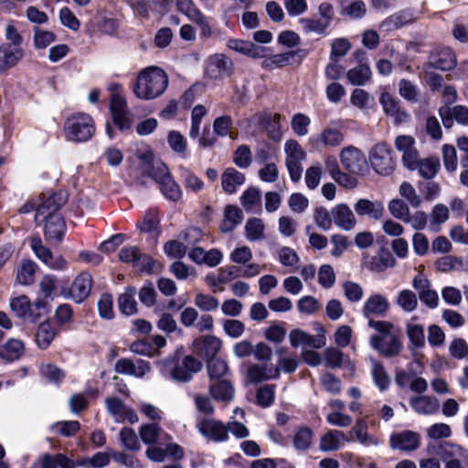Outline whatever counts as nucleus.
<instances>
[{
    "instance_id": "a211bd4d",
    "label": "nucleus",
    "mask_w": 468,
    "mask_h": 468,
    "mask_svg": "<svg viewBox=\"0 0 468 468\" xmlns=\"http://www.w3.org/2000/svg\"><path fill=\"white\" fill-rule=\"evenodd\" d=\"M420 436L412 431H404L390 436V446L405 452L415 451L420 446Z\"/></svg>"
},
{
    "instance_id": "58836bf2",
    "label": "nucleus",
    "mask_w": 468,
    "mask_h": 468,
    "mask_svg": "<svg viewBox=\"0 0 468 468\" xmlns=\"http://www.w3.org/2000/svg\"><path fill=\"white\" fill-rule=\"evenodd\" d=\"M24 351V345L16 339H10L6 344L0 346V357L6 362L17 360Z\"/></svg>"
},
{
    "instance_id": "0e129e2a",
    "label": "nucleus",
    "mask_w": 468,
    "mask_h": 468,
    "mask_svg": "<svg viewBox=\"0 0 468 468\" xmlns=\"http://www.w3.org/2000/svg\"><path fill=\"white\" fill-rule=\"evenodd\" d=\"M187 245L178 240H169L164 246L165 253L173 259H182L186 253Z\"/></svg>"
},
{
    "instance_id": "7c9ffc66",
    "label": "nucleus",
    "mask_w": 468,
    "mask_h": 468,
    "mask_svg": "<svg viewBox=\"0 0 468 468\" xmlns=\"http://www.w3.org/2000/svg\"><path fill=\"white\" fill-rule=\"evenodd\" d=\"M243 214L237 206L228 205L224 209V218L220 224L223 233L232 231L242 220Z\"/></svg>"
},
{
    "instance_id": "4c0bfd02",
    "label": "nucleus",
    "mask_w": 468,
    "mask_h": 468,
    "mask_svg": "<svg viewBox=\"0 0 468 468\" xmlns=\"http://www.w3.org/2000/svg\"><path fill=\"white\" fill-rule=\"evenodd\" d=\"M165 338L163 335H155L145 341L133 344V350L137 353L150 354L152 351H158L160 348L165 346Z\"/></svg>"
},
{
    "instance_id": "1a4fd4ad",
    "label": "nucleus",
    "mask_w": 468,
    "mask_h": 468,
    "mask_svg": "<svg viewBox=\"0 0 468 468\" xmlns=\"http://www.w3.org/2000/svg\"><path fill=\"white\" fill-rule=\"evenodd\" d=\"M457 65V57L452 48L438 47L433 48L428 57L426 66L441 71L452 70Z\"/></svg>"
},
{
    "instance_id": "72a5a7b5",
    "label": "nucleus",
    "mask_w": 468,
    "mask_h": 468,
    "mask_svg": "<svg viewBox=\"0 0 468 468\" xmlns=\"http://www.w3.org/2000/svg\"><path fill=\"white\" fill-rule=\"evenodd\" d=\"M341 440L351 441L352 439H347V436L341 431H329L321 438L319 448L322 452L336 451L340 448Z\"/></svg>"
},
{
    "instance_id": "79ce46f5",
    "label": "nucleus",
    "mask_w": 468,
    "mask_h": 468,
    "mask_svg": "<svg viewBox=\"0 0 468 468\" xmlns=\"http://www.w3.org/2000/svg\"><path fill=\"white\" fill-rule=\"evenodd\" d=\"M346 77L353 85L361 86L371 77V69L367 65L361 64L347 71Z\"/></svg>"
},
{
    "instance_id": "69168bd1",
    "label": "nucleus",
    "mask_w": 468,
    "mask_h": 468,
    "mask_svg": "<svg viewBox=\"0 0 468 468\" xmlns=\"http://www.w3.org/2000/svg\"><path fill=\"white\" fill-rule=\"evenodd\" d=\"M326 367L330 368L341 367L344 361V354L338 348L328 347L324 352Z\"/></svg>"
},
{
    "instance_id": "5701e85b",
    "label": "nucleus",
    "mask_w": 468,
    "mask_h": 468,
    "mask_svg": "<svg viewBox=\"0 0 468 468\" xmlns=\"http://www.w3.org/2000/svg\"><path fill=\"white\" fill-rule=\"evenodd\" d=\"M24 57L22 48L13 47L7 43L0 45V72L14 68Z\"/></svg>"
},
{
    "instance_id": "052dcab7",
    "label": "nucleus",
    "mask_w": 468,
    "mask_h": 468,
    "mask_svg": "<svg viewBox=\"0 0 468 468\" xmlns=\"http://www.w3.org/2000/svg\"><path fill=\"white\" fill-rule=\"evenodd\" d=\"M56 39L53 32L43 30L39 27L34 29V43L37 48H46Z\"/></svg>"
},
{
    "instance_id": "774afa93",
    "label": "nucleus",
    "mask_w": 468,
    "mask_h": 468,
    "mask_svg": "<svg viewBox=\"0 0 468 468\" xmlns=\"http://www.w3.org/2000/svg\"><path fill=\"white\" fill-rule=\"evenodd\" d=\"M297 308L302 314H312L320 310L321 304L316 298L308 295L298 301Z\"/></svg>"
},
{
    "instance_id": "b1692460",
    "label": "nucleus",
    "mask_w": 468,
    "mask_h": 468,
    "mask_svg": "<svg viewBox=\"0 0 468 468\" xmlns=\"http://www.w3.org/2000/svg\"><path fill=\"white\" fill-rule=\"evenodd\" d=\"M389 308L388 299L382 294L376 293L370 295L364 303L362 314L365 317L369 318L374 314L377 316H385Z\"/></svg>"
},
{
    "instance_id": "6ab92c4d",
    "label": "nucleus",
    "mask_w": 468,
    "mask_h": 468,
    "mask_svg": "<svg viewBox=\"0 0 468 468\" xmlns=\"http://www.w3.org/2000/svg\"><path fill=\"white\" fill-rule=\"evenodd\" d=\"M92 287L90 273L83 271L73 281L69 289V294L76 303H81L90 295Z\"/></svg>"
},
{
    "instance_id": "412c9836",
    "label": "nucleus",
    "mask_w": 468,
    "mask_h": 468,
    "mask_svg": "<svg viewBox=\"0 0 468 468\" xmlns=\"http://www.w3.org/2000/svg\"><path fill=\"white\" fill-rule=\"evenodd\" d=\"M38 221L46 222L44 234L48 241H61L66 231V223L60 215L39 218Z\"/></svg>"
},
{
    "instance_id": "a878e982",
    "label": "nucleus",
    "mask_w": 468,
    "mask_h": 468,
    "mask_svg": "<svg viewBox=\"0 0 468 468\" xmlns=\"http://www.w3.org/2000/svg\"><path fill=\"white\" fill-rule=\"evenodd\" d=\"M354 209L358 216H367L376 220L380 219L384 214V206L381 202H373L367 198H360L354 205Z\"/></svg>"
},
{
    "instance_id": "864d4df0",
    "label": "nucleus",
    "mask_w": 468,
    "mask_h": 468,
    "mask_svg": "<svg viewBox=\"0 0 468 468\" xmlns=\"http://www.w3.org/2000/svg\"><path fill=\"white\" fill-rule=\"evenodd\" d=\"M39 371L45 381L50 384L57 385L65 378L64 372L58 367L51 364L42 365Z\"/></svg>"
},
{
    "instance_id": "bb28decb",
    "label": "nucleus",
    "mask_w": 468,
    "mask_h": 468,
    "mask_svg": "<svg viewBox=\"0 0 468 468\" xmlns=\"http://www.w3.org/2000/svg\"><path fill=\"white\" fill-rule=\"evenodd\" d=\"M414 20L413 15L407 10H400L385 18L379 24V30L390 32L411 23Z\"/></svg>"
},
{
    "instance_id": "ddd939ff",
    "label": "nucleus",
    "mask_w": 468,
    "mask_h": 468,
    "mask_svg": "<svg viewBox=\"0 0 468 468\" xmlns=\"http://www.w3.org/2000/svg\"><path fill=\"white\" fill-rule=\"evenodd\" d=\"M363 265L370 271L383 272L388 268H393L396 260L388 248L381 247L376 255L364 257Z\"/></svg>"
},
{
    "instance_id": "de8ad7c7",
    "label": "nucleus",
    "mask_w": 468,
    "mask_h": 468,
    "mask_svg": "<svg viewBox=\"0 0 468 468\" xmlns=\"http://www.w3.org/2000/svg\"><path fill=\"white\" fill-rule=\"evenodd\" d=\"M136 289L129 288L128 291L119 297V309L126 315L137 313V302L134 298Z\"/></svg>"
},
{
    "instance_id": "09e8293b",
    "label": "nucleus",
    "mask_w": 468,
    "mask_h": 468,
    "mask_svg": "<svg viewBox=\"0 0 468 468\" xmlns=\"http://www.w3.org/2000/svg\"><path fill=\"white\" fill-rule=\"evenodd\" d=\"M314 432L309 427H301L293 436V446L297 451H307L312 445Z\"/></svg>"
},
{
    "instance_id": "9d476101",
    "label": "nucleus",
    "mask_w": 468,
    "mask_h": 468,
    "mask_svg": "<svg viewBox=\"0 0 468 468\" xmlns=\"http://www.w3.org/2000/svg\"><path fill=\"white\" fill-rule=\"evenodd\" d=\"M341 164L348 172L362 174L367 168L365 154L355 146L345 147L340 154Z\"/></svg>"
},
{
    "instance_id": "20e7f679",
    "label": "nucleus",
    "mask_w": 468,
    "mask_h": 468,
    "mask_svg": "<svg viewBox=\"0 0 468 468\" xmlns=\"http://www.w3.org/2000/svg\"><path fill=\"white\" fill-rule=\"evenodd\" d=\"M9 306L11 312L16 317L30 323L37 322L50 311V306L47 300L37 299L34 303H31L25 294L11 298Z\"/></svg>"
},
{
    "instance_id": "2f4dec72",
    "label": "nucleus",
    "mask_w": 468,
    "mask_h": 468,
    "mask_svg": "<svg viewBox=\"0 0 468 468\" xmlns=\"http://www.w3.org/2000/svg\"><path fill=\"white\" fill-rule=\"evenodd\" d=\"M151 369L149 362L138 359L136 363L130 359L119 360V373L136 376L142 378Z\"/></svg>"
},
{
    "instance_id": "aec40b11",
    "label": "nucleus",
    "mask_w": 468,
    "mask_h": 468,
    "mask_svg": "<svg viewBox=\"0 0 468 468\" xmlns=\"http://www.w3.org/2000/svg\"><path fill=\"white\" fill-rule=\"evenodd\" d=\"M333 222L346 231L352 230L356 224V219L352 209L346 204H338L332 208Z\"/></svg>"
},
{
    "instance_id": "423d86ee",
    "label": "nucleus",
    "mask_w": 468,
    "mask_h": 468,
    "mask_svg": "<svg viewBox=\"0 0 468 468\" xmlns=\"http://www.w3.org/2000/svg\"><path fill=\"white\" fill-rule=\"evenodd\" d=\"M369 161L373 169L379 175L388 176L391 174L396 163L392 157V152L384 143L377 144L369 154Z\"/></svg>"
},
{
    "instance_id": "f3484780",
    "label": "nucleus",
    "mask_w": 468,
    "mask_h": 468,
    "mask_svg": "<svg viewBox=\"0 0 468 468\" xmlns=\"http://www.w3.org/2000/svg\"><path fill=\"white\" fill-rule=\"evenodd\" d=\"M384 112L399 124L410 120V114L400 108L399 101L388 92H383L379 98Z\"/></svg>"
},
{
    "instance_id": "7ed1b4c3",
    "label": "nucleus",
    "mask_w": 468,
    "mask_h": 468,
    "mask_svg": "<svg viewBox=\"0 0 468 468\" xmlns=\"http://www.w3.org/2000/svg\"><path fill=\"white\" fill-rule=\"evenodd\" d=\"M168 76L158 67L143 69L133 84V92L137 98L150 101L161 96L168 86Z\"/></svg>"
},
{
    "instance_id": "5fc2aeb1",
    "label": "nucleus",
    "mask_w": 468,
    "mask_h": 468,
    "mask_svg": "<svg viewBox=\"0 0 468 468\" xmlns=\"http://www.w3.org/2000/svg\"><path fill=\"white\" fill-rule=\"evenodd\" d=\"M399 95L410 102H417L420 97V90L418 87L410 80L402 79L399 82Z\"/></svg>"
},
{
    "instance_id": "338daca9",
    "label": "nucleus",
    "mask_w": 468,
    "mask_h": 468,
    "mask_svg": "<svg viewBox=\"0 0 468 468\" xmlns=\"http://www.w3.org/2000/svg\"><path fill=\"white\" fill-rule=\"evenodd\" d=\"M344 294L348 301L356 303L363 297V288L356 282L346 281L343 283Z\"/></svg>"
},
{
    "instance_id": "c9c22d12",
    "label": "nucleus",
    "mask_w": 468,
    "mask_h": 468,
    "mask_svg": "<svg viewBox=\"0 0 468 468\" xmlns=\"http://www.w3.org/2000/svg\"><path fill=\"white\" fill-rule=\"evenodd\" d=\"M207 371L209 378V383L218 379L228 378L229 369L228 363L221 358L209 359L207 362Z\"/></svg>"
},
{
    "instance_id": "6e6552de",
    "label": "nucleus",
    "mask_w": 468,
    "mask_h": 468,
    "mask_svg": "<svg viewBox=\"0 0 468 468\" xmlns=\"http://www.w3.org/2000/svg\"><path fill=\"white\" fill-rule=\"evenodd\" d=\"M119 260L132 264L136 271L148 274L153 272L155 264L154 260L150 255L142 253L136 246L123 247L119 251Z\"/></svg>"
},
{
    "instance_id": "a19ab883",
    "label": "nucleus",
    "mask_w": 468,
    "mask_h": 468,
    "mask_svg": "<svg viewBox=\"0 0 468 468\" xmlns=\"http://www.w3.org/2000/svg\"><path fill=\"white\" fill-rule=\"evenodd\" d=\"M56 335V332L48 321L41 323L36 333V342L39 348L46 349L49 346Z\"/></svg>"
},
{
    "instance_id": "c756f323",
    "label": "nucleus",
    "mask_w": 468,
    "mask_h": 468,
    "mask_svg": "<svg viewBox=\"0 0 468 468\" xmlns=\"http://www.w3.org/2000/svg\"><path fill=\"white\" fill-rule=\"evenodd\" d=\"M281 368L251 365L248 368V378L250 382L260 383L267 379H276L280 377Z\"/></svg>"
},
{
    "instance_id": "f704fd0d",
    "label": "nucleus",
    "mask_w": 468,
    "mask_h": 468,
    "mask_svg": "<svg viewBox=\"0 0 468 468\" xmlns=\"http://www.w3.org/2000/svg\"><path fill=\"white\" fill-rule=\"evenodd\" d=\"M349 437L347 439H356L364 445H377L378 440L367 433V423L365 420H359L356 422L354 427L348 432Z\"/></svg>"
},
{
    "instance_id": "6e6d98bb",
    "label": "nucleus",
    "mask_w": 468,
    "mask_h": 468,
    "mask_svg": "<svg viewBox=\"0 0 468 468\" xmlns=\"http://www.w3.org/2000/svg\"><path fill=\"white\" fill-rule=\"evenodd\" d=\"M305 33L314 32L318 35H324L329 27L320 18L303 17L299 20Z\"/></svg>"
},
{
    "instance_id": "4d7b16f0",
    "label": "nucleus",
    "mask_w": 468,
    "mask_h": 468,
    "mask_svg": "<svg viewBox=\"0 0 468 468\" xmlns=\"http://www.w3.org/2000/svg\"><path fill=\"white\" fill-rule=\"evenodd\" d=\"M314 221L321 229L326 231L332 228V211L329 212L324 207H317L314 211Z\"/></svg>"
},
{
    "instance_id": "4468645a",
    "label": "nucleus",
    "mask_w": 468,
    "mask_h": 468,
    "mask_svg": "<svg viewBox=\"0 0 468 468\" xmlns=\"http://www.w3.org/2000/svg\"><path fill=\"white\" fill-rule=\"evenodd\" d=\"M67 199L68 196L64 191L53 193L37 207L35 220L38 221L40 218L58 216L59 214L57 212L67 202Z\"/></svg>"
},
{
    "instance_id": "cd10ccee",
    "label": "nucleus",
    "mask_w": 468,
    "mask_h": 468,
    "mask_svg": "<svg viewBox=\"0 0 468 468\" xmlns=\"http://www.w3.org/2000/svg\"><path fill=\"white\" fill-rule=\"evenodd\" d=\"M411 408L419 414L431 415L436 413L440 409L439 400L435 397L419 396L410 400Z\"/></svg>"
},
{
    "instance_id": "f03ea898",
    "label": "nucleus",
    "mask_w": 468,
    "mask_h": 468,
    "mask_svg": "<svg viewBox=\"0 0 468 468\" xmlns=\"http://www.w3.org/2000/svg\"><path fill=\"white\" fill-rule=\"evenodd\" d=\"M184 347L178 346L175 353L161 361L162 372L173 380L187 383L194 374L202 369V363L191 355L184 356Z\"/></svg>"
},
{
    "instance_id": "0eeeda50",
    "label": "nucleus",
    "mask_w": 468,
    "mask_h": 468,
    "mask_svg": "<svg viewBox=\"0 0 468 468\" xmlns=\"http://www.w3.org/2000/svg\"><path fill=\"white\" fill-rule=\"evenodd\" d=\"M234 63L228 56L217 53L209 56L206 61L205 75L209 80H222L232 75Z\"/></svg>"
},
{
    "instance_id": "13d9d810",
    "label": "nucleus",
    "mask_w": 468,
    "mask_h": 468,
    "mask_svg": "<svg viewBox=\"0 0 468 468\" xmlns=\"http://www.w3.org/2000/svg\"><path fill=\"white\" fill-rule=\"evenodd\" d=\"M261 202V192L257 187L250 186L243 192L240 203L246 211H250L253 207Z\"/></svg>"
},
{
    "instance_id": "473e14b6",
    "label": "nucleus",
    "mask_w": 468,
    "mask_h": 468,
    "mask_svg": "<svg viewBox=\"0 0 468 468\" xmlns=\"http://www.w3.org/2000/svg\"><path fill=\"white\" fill-rule=\"evenodd\" d=\"M107 90L110 92L111 121L107 120L105 130L109 138L112 139L115 135V127L117 126V84L111 83Z\"/></svg>"
},
{
    "instance_id": "f8f14e48",
    "label": "nucleus",
    "mask_w": 468,
    "mask_h": 468,
    "mask_svg": "<svg viewBox=\"0 0 468 468\" xmlns=\"http://www.w3.org/2000/svg\"><path fill=\"white\" fill-rule=\"evenodd\" d=\"M221 346V340L210 335L199 336L196 338L192 344L193 352L197 356L206 359L207 362L209 359L216 358Z\"/></svg>"
},
{
    "instance_id": "e433bc0d",
    "label": "nucleus",
    "mask_w": 468,
    "mask_h": 468,
    "mask_svg": "<svg viewBox=\"0 0 468 468\" xmlns=\"http://www.w3.org/2000/svg\"><path fill=\"white\" fill-rule=\"evenodd\" d=\"M37 265L31 260H23L16 271V281L22 285H30L35 281Z\"/></svg>"
},
{
    "instance_id": "bf43d9fd",
    "label": "nucleus",
    "mask_w": 468,
    "mask_h": 468,
    "mask_svg": "<svg viewBox=\"0 0 468 468\" xmlns=\"http://www.w3.org/2000/svg\"><path fill=\"white\" fill-rule=\"evenodd\" d=\"M388 210L390 214L403 222L406 221L410 215V208L408 205L401 199L395 198L388 203Z\"/></svg>"
},
{
    "instance_id": "4be33fe9",
    "label": "nucleus",
    "mask_w": 468,
    "mask_h": 468,
    "mask_svg": "<svg viewBox=\"0 0 468 468\" xmlns=\"http://www.w3.org/2000/svg\"><path fill=\"white\" fill-rule=\"evenodd\" d=\"M227 47L236 52L246 55L252 58H263L266 55L265 47L255 45L253 42L238 38H230L227 42Z\"/></svg>"
},
{
    "instance_id": "2eb2a0df",
    "label": "nucleus",
    "mask_w": 468,
    "mask_h": 468,
    "mask_svg": "<svg viewBox=\"0 0 468 468\" xmlns=\"http://www.w3.org/2000/svg\"><path fill=\"white\" fill-rule=\"evenodd\" d=\"M197 429L204 437L214 441H224L229 438L227 427L214 419H202L197 423Z\"/></svg>"
},
{
    "instance_id": "49530a36",
    "label": "nucleus",
    "mask_w": 468,
    "mask_h": 468,
    "mask_svg": "<svg viewBox=\"0 0 468 468\" xmlns=\"http://www.w3.org/2000/svg\"><path fill=\"white\" fill-rule=\"evenodd\" d=\"M264 224L261 218H250L245 225L246 238L250 241L261 240L264 239Z\"/></svg>"
},
{
    "instance_id": "c03bdc74",
    "label": "nucleus",
    "mask_w": 468,
    "mask_h": 468,
    "mask_svg": "<svg viewBox=\"0 0 468 468\" xmlns=\"http://www.w3.org/2000/svg\"><path fill=\"white\" fill-rule=\"evenodd\" d=\"M441 168L440 160L437 157L420 159L418 163V171L420 176L426 179L433 178Z\"/></svg>"
},
{
    "instance_id": "9b49d317",
    "label": "nucleus",
    "mask_w": 468,
    "mask_h": 468,
    "mask_svg": "<svg viewBox=\"0 0 468 468\" xmlns=\"http://www.w3.org/2000/svg\"><path fill=\"white\" fill-rule=\"evenodd\" d=\"M371 346L386 357H393L400 354L402 343L394 335H372L370 337Z\"/></svg>"
},
{
    "instance_id": "393cba45",
    "label": "nucleus",
    "mask_w": 468,
    "mask_h": 468,
    "mask_svg": "<svg viewBox=\"0 0 468 468\" xmlns=\"http://www.w3.org/2000/svg\"><path fill=\"white\" fill-rule=\"evenodd\" d=\"M208 388L210 395L216 400L229 402L234 398L235 389L229 378L211 382Z\"/></svg>"
},
{
    "instance_id": "603ef678",
    "label": "nucleus",
    "mask_w": 468,
    "mask_h": 468,
    "mask_svg": "<svg viewBox=\"0 0 468 468\" xmlns=\"http://www.w3.org/2000/svg\"><path fill=\"white\" fill-rule=\"evenodd\" d=\"M344 137V133L340 130L327 127L321 133L319 140L324 146L335 147L342 144Z\"/></svg>"
},
{
    "instance_id": "37998d69",
    "label": "nucleus",
    "mask_w": 468,
    "mask_h": 468,
    "mask_svg": "<svg viewBox=\"0 0 468 468\" xmlns=\"http://www.w3.org/2000/svg\"><path fill=\"white\" fill-rule=\"evenodd\" d=\"M135 122L133 112L128 109L126 100L119 93V130L132 128Z\"/></svg>"
},
{
    "instance_id": "39448f33",
    "label": "nucleus",
    "mask_w": 468,
    "mask_h": 468,
    "mask_svg": "<svg viewBox=\"0 0 468 468\" xmlns=\"http://www.w3.org/2000/svg\"><path fill=\"white\" fill-rule=\"evenodd\" d=\"M95 130L94 121L87 113L71 114L64 122L65 137L72 143L88 142L95 133Z\"/></svg>"
},
{
    "instance_id": "dca6fc26",
    "label": "nucleus",
    "mask_w": 468,
    "mask_h": 468,
    "mask_svg": "<svg viewBox=\"0 0 468 468\" xmlns=\"http://www.w3.org/2000/svg\"><path fill=\"white\" fill-rule=\"evenodd\" d=\"M290 343L292 347L306 346L313 348H321L325 345L324 330L321 328V334L314 336L301 329H293L289 335Z\"/></svg>"
},
{
    "instance_id": "a18cd8bd",
    "label": "nucleus",
    "mask_w": 468,
    "mask_h": 468,
    "mask_svg": "<svg viewBox=\"0 0 468 468\" xmlns=\"http://www.w3.org/2000/svg\"><path fill=\"white\" fill-rule=\"evenodd\" d=\"M407 336L416 349H421L425 346V334L424 328L421 324H406Z\"/></svg>"
},
{
    "instance_id": "f257e3e1",
    "label": "nucleus",
    "mask_w": 468,
    "mask_h": 468,
    "mask_svg": "<svg viewBox=\"0 0 468 468\" xmlns=\"http://www.w3.org/2000/svg\"><path fill=\"white\" fill-rule=\"evenodd\" d=\"M140 165L144 173L159 184L165 197L173 201L180 198L179 186L172 178L168 167L161 160L154 159L153 152L148 151L140 155Z\"/></svg>"
},
{
    "instance_id": "e2e57ef3",
    "label": "nucleus",
    "mask_w": 468,
    "mask_h": 468,
    "mask_svg": "<svg viewBox=\"0 0 468 468\" xmlns=\"http://www.w3.org/2000/svg\"><path fill=\"white\" fill-rule=\"evenodd\" d=\"M233 162L240 168H248L251 164V152L249 146L239 145L234 153Z\"/></svg>"
},
{
    "instance_id": "3c124183",
    "label": "nucleus",
    "mask_w": 468,
    "mask_h": 468,
    "mask_svg": "<svg viewBox=\"0 0 468 468\" xmlns=\"http://www.w3.org/2000/svg\"><path fill=\"white\" fill-rule=\"evenodd\" d=\"M397 304L407 313L413 312L418 306V298L414 292L402 290L396 300Z\"/></svg>"
},
{
    "instance_id": "ea45409f",
    "label": "nucleus",
    "mask_w": 468,
    "mask_h": 468,
    "mask_svg": "<svg viewBox=\"0 0 468 468\" xmlns=\"http://www.w3.org/2000/svg\"><path fill=\"white\" fill-rule=\"evenodd\" d=\"M110 463V455L106 452H97L92 457H85L74 461V468H103Z\"/></svg>"
},
{
    "instance_id": "680f3d73",
    "label": "nucleus",
    "mask_w": 468,
    "mask_h": 468,
    "mask_svg": "<svg viewBox=\"0 0 468 468\" xmlns=\"http://www.w3.org/2000/svg\"><path fill=\"white\" fill-rule=\"evenodd\" d=\"M399 194L404 197L413 207H419L421 204V198L417 194L413 186L408 182H403L399 186Z\"/></svg>"
},
{
    "instance_id": "8fccbe9b",
    "label": "nucleus",
    "mask_w": 468,
    "mask_h": 468,
    "mask_svg": "<svg viewBox=\"0 0 468 468\" xmlns=\"http://www.w3.org/2000/svg\"><path fill=\"white\" fill-rule=\"evenodd\" d=\"M371 374L376 386L381 391L388 389L390 385V378L381 363L373 362Z\"/></svg>"
},
{
    "instance_id": "c85d7f7f",
    "label": "nucleus",
    "mask_w": 468,
    "mask_h": 468,
    "mask_svg": "<svg viewBox=\"0 0 468 468\" xmlns=\"http://www.w3.org/2000/svg\"><path fill=\"white\" fill-rule=\"evenodd\" d=\"M245 183V176L233 167L225 169L221 176V186L228 194H234L237 187Z\"/></svg>"
}]
</instances>
